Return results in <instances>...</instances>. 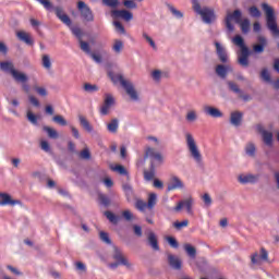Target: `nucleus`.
<instances>
[{
	"label": "nucleus",
	"instance_id": "obj_1",
	"mask_svg": "<svg viewBox=\"0 0 279 279\" xmlns=\"http://www.w3.org/2000/svg\"><path fill=\"white\" fill-rule=\"evenodd\" d=\"M54 14L59 21H61L63 25H66V27H70L72 34L77 37L81 50L84 51V53H90V45L82 39V36H84L82 28L77 26L73 27V22L71 21V17L66 15L64 9H62V7H54Z\"/></svg>",
	"mask_w": 279,
	"mask_h": 279
},
{
	"label": "nucleus",
	"instance_id": "obj_2",
	"mask_svg": "<svg viewBox=\"0 0 279 279\" xmlns=\"http://www.w3.org/2000/svg\"><path fill=\"white\" fill-rule=\"evenodd\" d=\"M185 145L187 147L190 158H192L196 165H203L204 156L202 155L199 146H197V142L192 133H185Z\"/></svg>",
	"mask_w": 279,
	"mask_h": 279
},
{
	"label": "nucleus",
	"instance_id": "obj_3",
	"mask_svg": "<svg viewBox=\"0 0 279 279\" xmlns=\"http://www.w3.org/2000/svg\"><path fill=\"white\" fill-rule=\"evenodd\" d=\"M192 8L194 12H196L202 21L206 23V25H210L211 23H215V10L211 8L203 7L199 4V0H192Z\"/></svg>",
	"mask_w": 279,
	"mask_h": 279
},
{
	"label": "nucleus",
	"instance_id": "obj_4",
	"mask_svg": "<svg viewBox=\"0 0 279 279\" xmlns=\"http://www.w3.org/2000/svg\"><path fill=\"white\" fill-rule=\"evenodd\" d=\"M262 10H264L266 14V25L270 34H272L275 38H279V27H278V23L276 22V15L274 14V9L269 7V4L263 3Z\"/></svg>",
	"mask_w": 279,
	"mask_h": 279
},
{
	"label": "nucleus",
	"instance_id": "obj_5",
	"mask_svg": "<svg viewBox=\"0 0 279 279\" xmlns=\"http://www.w3.org/2000/svg\"><path fill=\"white\" fill-rule=\"evenodd\" d=\"M232 43L241 50V53L238 57L239 64H241V66H247L250 64V61L247 59L250 58V49L247 48V46H245L243 37L241 35H236L232 38Z\"/></svg>",
	"mask_w": 279,
	"mask_h": 279
},
{
	"label": "nucleus",
	"instance_id": "obj_6",
	"mask_svg": "<svg viewBox=\"0 0 279 279\" xmlns=\"http://www.w3.org/2000/svg\"><path fill=\"white\" fill-rule=\"evenodd\" d=\"M156 204H158V195L156 193H150L148 195V201L147 203H145V201L143 199H137L135 202V208L140 211V213H145V210H154V208L156 207Z\"/></svg>",
	"mask_w": 279,
	"mask_h": 279
},
{
	"label": "nucleus",
	"instance_id": "obj_7",
	"mask_svg": "<svg viewBox=\"0 0 279 279\" xmlns=\"http://www.w3.org/2000/svg\"><path fill=\"white\" fill-rule=\"evenodd\" d=\"M241 16H243L241 10H235L234 12L227 14L225 23L229 34H232V32H234V24H232V21H234V23L239 25L243 21Z\"/></svg>",
	"mask_w": 279,
	"mask_h": 279
},
{
	"label": "nucleus",
	"instance_id": "obj_8",
	"mask_svg": "<svg viewBox=\"0 0 279 279\" xmlns=\"http://www.w3.org/2000/svg\"><path fill=\"white\" fill-rule=\"evenodd\" d=\"M193 206H195V199L191 196L187 198L181 199L177 206L174 207V213H181L182 210H186L187 215H194Z\"/></svg>",
	"mask_w": 279,
	"mask_h": 279
},
{
	"label": "nucleus",
	"instance_id": "obj_9",
	"mask_svg": "<svg viewBox=\"0 0 279 279\" xmlns=\"http://www.w3.org/2000/svg\"><path fill=\"white\" fill-rule=\"evenodd\" d=\"M77 9L81 12L83 21H85L86 23H93V21H95V15L93 14V11L86 4V2L80 1L77 3Z\"/></svg>",
	"mask_w": 279,
	"mask_h": 279
},
{
	"label": "nucleus",
	"instance_id": "obj_10",
	"mask_svg": "<svg viewBox=\"0 0 279 279\" xmlns=\"http://www.w3.org/2000/svg\"><path fill=\"white\" fill-rule=\"evenodd\" d=\"M269 260V252L264 247L260 248L259 253L255 252L251 255V263L253 265H263V263H267Z\"/></svg>",
	"mask_w": 279,
	"mask_h": 279
},
{
	"label": "nucleus",
	"instance_id": "obj_11",
	"mask_svg": "<svg viewBox=\"0 0 279 279\" xmlns=\"http://www.w3.org/2000/svg\"><path fill=\"white\" fill-rule=\"evenodd\" d=\"M112 106H114V96H112V94H105L104 104L100 107V114H102V117L109 114L110 110H112Z\"/></svg>",
	"mask_w": 279,
	"mask_h": 279
},
{
	"label": "nucleus",
	"instance_id": "obj_12",
	"mask_svg": "<svg viewBox=\"0 0 279 279\" xmlns=\"http://www.w3.org/2000/svg\"><path fill=\"white\" fill-rule=\"evenodd\" d=\"M113 260L118 263V265H122L123 267H128L130 269L132 267V264L125 258V255H123V252L121 248L114 246L113 247V255H112Z\"/></svg>",
	"mask_w": 279,
	"mask_h": 279
},
{
	"label": "nucleus",
	"instance_id": "obj_13",
	"mask_svg": "<svg viewBox=\"0 0 279 279\" xmlns=\"http://www.w3.org/2000/svg\"><path fill=\"white\" fill-rule=\"evenodd\" d=\"M145 158H151L153 167L154 165H162L163 161L162 155L151 147L146 148Z\"/></svg>",
	"mask_w": 279,
	"mask_h": 279
},
{
	"label": "nucleus",
	"instance_id": "obj_14",
	"mask_svg": "<svg viewBox=\"0 0 279 279\" xmlns=\"http://www.w3.org/2000/svg\"><path fill=\"white\" fill-rule=\"evenodd\" d=\"M184 182L178 175H171L168 182L167 191H182Z\"/></svg>",
	"mask_w": 279,
	"mask_h": 279
},
{
	"label": "nucleus",
	"instance_id": "obj_15",
	"mask_svg": "<svg viewBox=\"0 0 279 279\" xmlns=\"http://www.w3.org/2000/svg\"><path fill=\"white\" fill-rule=\"evenodd\" d=\"M111 16L113 19H122L126 23H129V21H132L134 19V14L125 9L111 11Z\"/></svg>",
	"mask_w": 279,
	"mask_h": 279
},
{
	"label": "nucleus",
	"instance_id": "obj_16",
	"mask_svg": "<svg viewBox=\"0 0 279 279\" xmlns=\"http://www.w3.org/2000/svg\"><path fill=\"white\" fill-rule=\"evenodd\" d=\"M258 180H260V174L246 173L238 177L240 184H256Z\"/></svg>",
	"mask_w": 279,
	"mask_h": 279
},
{
	"label": "nucleus",
	"instance_id": "obj_17",
	"mask_svg": "<svg viewBox=\"0 0 279 279\" xmlns=\"http://www.w3.org/2000/svg\"><path fill=\"white\" fill-rule=\"evenodd\" d=\"M124 90L126 92V95H129L130 99L132 101H138L140 97H138V92H136V88L134 87V84H132V82H128V84L125 83L123 86Z\"/></svg>",
	"mask_w": 279,
	"mask_h": 279
},
{
	"label": "nucleus",
	"instance_id": "obj_18",
	"mask_svg": "<svg viewBox=\"0 0 279 279\" xmlns=\"http://www.w3.org/2000/svg\"><path fill=\"white\" fill-rule=\"evenodd\" d=\"M215 47H216V53L220 62H222V64L228 63V51H226V47H223L219 41L215 43Z\"/></svg>",
	"mask_w": 279,
	"mask_h": 279
},
{
	"label": "nucleus",
	"instance_id": "obj_19",
	"mask_svg": "<svg viewBox=\"0 0 279 279\" xmlns=\"http://www.w3.org/2000/svg\"><path fill=\"white\" fill-rule=\"evenodd\" d=\"M19 204H21V201L12 199L9 194L0 192V206H16Z\"/></svg>",
	"mask_w": 279,
	"mask_h": 279
},
{
	"label": "nucleus",
	"instance_id": "obj_20",
	"mask_svg": "<svg viewBox=\"0 0 279 279\" xmlns=\"http://www.w3.org/2000/svg\"><path fill=\"white\" fill-rule=\"evenodd\" d=\"M228 73H232V65L230 64L216 65V74L218 75V77H221V80H226V77H228Z\"/></svg>",
	"mask_w": 279,
	"mask_h": 279
},
{
	"label": "nucleus",
	"instance_id": "obj_21",
	"mask_svg": "<svg viewBox=\"0 0 279 279\" xmlns=\"http://www.w3.org/2000/svg\"><path fill=\"white\" fill-rule=\"evenodd\" d=\"M230 123L234 128H240L241 123H243V112L232 111L230 113Z\"/></svg>",
	"mask_w": 279,
	"mask_h": 279
},
{
	"label": "nucleus",
	"instance_id": "obj_22",
	"mask_svg": "<svg viewBox=\"0 0 279 279\" xmlns=\"http://www.w3.org/2000/svg\"><path fill=\"white\" fill-rule=\"evenodd\" d=\"M204 112L205 114H208V117H213L214 119H221V117H223V112H221V110L211 106H205Z\"/></svg>",
	"mask_w": 279,
	"mask_h": 279
},
{
	"label": "nucleus",
	"instance_id": "obj_23",
	"mask_svg": "<svg viewBox=\"0 0 279 279\" xmlns=\"http://www.w3.org/2000/svg\"><path fill=\"white\" fill-rule=\"evenodd\" d=\"M257 43L259 44L254 45L253 50L255 53H263V51H265V47H267V38H265V36H258Z\"/></svg>",
	"mask_w": 279,
	"mask_h": 279
},
{
	"label": "nucleus",
	"instance_id": "obj_24",
	"mask_svg": "<svg viewBox=\"0 0 279 279\" xmlns=\"http://www.w3.org/2000/svg\"><path fill=\"white\" fill-rule=\"evenodd\" d=\"M168 263L172 269H177V270L182 269V260L180 259V257H178L175 255L169 254Z\"/></svg>",
	"mask_w": 279,
	"mask_h": 279
},
{
	"label": "nucleus",
	"instance_id": "obj_25",
	"mask_svg": "<svg viewBox=\"0 0 279 279\" xmlns=\"http://www.w3.org/2000/svg\"><path fill=\"white\" fill-rule=\"evenodd\" d=\"M109 77L113 82V84H121L122 88L128 84L130 81L124 80L123 75L121 74H114L112 72H109Z\"/></svg>",
	"mask_w": 279,
	"mask_h": 279
},
{
	"label": "nucleus",
	"instance_id": "obj_26",
	"mask_svg": "<svg viewBox=\"0 0 279 279\" xmlns=\"http://www.w3.org/2000/svg\"><path fill=\"white\" fill-rule=\"evenodd\" d=\"M16 36L22 43H25L26 45H34V40L32 39V35L25 31H20L16 33Z\"/></svg>",
	"mask_w": 279,
	"mask_h": 279
},
{
	"label": "nucleus",
	"instance_id": "obj_27",
	"mask_svg": "<svg viewBox=\"0 0 279 279\" xmlns=\"http://www.w3.org/2000/svg\"><path fill=\"white\" fill-rule=\"evenodd\" d=\"M11 75L15 80V82H20L21 84H25V82L29 80V77H27L25 73L17 70H12Z\"/></svg>",
	"mask_w": 279,
	"mask_h": 279
},
{
	"label": "nucleus",
	"instance_id": "obj_28",
	"mask_svg": "<svg viewBox=\"0 0 279 279\" xmlns=\"http://www.w3.org/2000/svg\"><path fill=\"white\" fill-rule=\"evenodd\" d=\"M244 151L248 158H256V144L248 142L244 147Z\"/></svg>",
	"mask_w": 279,
	"mask_h": 279
},
{
	"label": "nucleus",
	"instance_id": "obj_29",
	"mask_svg": "<svg viewBox=\"0 0 279 279\" xmlns=\"http://www.w3.org/2000/svg\"><path fill=\"white\" fill-rule=\"evenodd\" d=\"M260 134L263 136V141L265 145H267L268 147H271V145H274V134L265 130H260Z\"/></svg>",
	"mask_w": 279,
	"mask_h": 279
},
{
	"label": "nucleus",
	"instance_id": "obj_30",
	"mask_svg": "<svg viewBox=\"0 0 279 279\" xmlns=\"http://www.w3.org/2000/svg\"><path fill=\"white\" fill-rule=\"evenodd\" d=\"M238 25H240V29L242 34H250V29L252 27V23L250 22V19L247 17L242 19V21H240Z\"/></svg>",
	"mask_w": 279,
	"mask_h": 279
},
{
	"label": "nucleus",
	"instance_id": "obj_31",
	"mask_svg": "<svg viewBox=\"0 0 279 279\" xmlns=\"http://www.w3.org/2000/svg\"><path fill=\"white\" fill-rule=\"evenodd\" d=\"M148 243L150 247H153L156 252L160 250V246H158V239L156 238V233H154L153 231L148 232Z\"/></svg>",
	"mask_w": 279,
	"mask_h": 279
},
{
	"label": "nucleus",
	"instance_id": "obj_32",
	"mask_svg": "<svg viewBox=\"0 0 279 279\" xmlns=\"http://www.w3.org/2000/svg\"><path fill=\"white\" fill-rule=\"evenodd\" d=\"M78 121L82 128H84L89 134L94 132V128L90 125V122L84 116H78Z\"/></svg>",
	"mask_w": 279,
	"mask_h": 279
},
{
	"label": "nucleus",
	"instance_id": "obj_33",
	"mask_svg": "<svg viewBox=\"0 0 279 279\" xmlns=\"http://www.w3.org/2000/svg\"><path fill=\"white\" fill-rule=\"evenodd\" d=\"M197 119H199V114L195 109L189 110L185 114V120L187 121V123H195Z\"/></svg>",
	"mask_w": 279,
	"mask_h": 279
},
{
	"label": "nucleus",
	"instance_id": "obj_34",
	"mask_svg": "<svg viewBox=\"0 0 279 279\" xmlns=\"http://www.w3.org/2000/svg\"><path fill=\"white\" fill-rule=\"evenodd\" d=\"M107 130L110 132V134H117V132H119V119H112L107 124Z\"/></svg>",
	"mask_w": 279,
	"mask_h": 279
},
{
	"label": "nucleus",
	"instance_id": "obj_35",
	"mask_svg": "<svg viewBox=\"0 0 279 279\" xmlns=\"http://www.w3.org/2000/svg\"><path fill=\"white\" fill-rule=\"evenodd\" d=\"M41 66L46 70V71H51V57L49 54H43L41 57Z\"/></svg>",
	"mask_w": 279,
	"mask_h": 279
},
{
	"label": "nucleus",
	"instance_id": "obj_36",
	"mask_svg": "<svg viewBox=\"0 0 279 279\" xmlns=\"http://www.w3.org/2000/svg\"><path fill=\"white\" fill-rule=\"evenodd\" d=\"M0 69H1V71H5L7 73H11V75H12V71H16V70H14V65L10 61L0 62Z\"/></svg>",
	"mask_w": 279,
	"mask_h": 279
},
{
	"label": "nucleus",
	"instance_id": "obj_37",
	"mask_svg": "<svg viewBox=\"0 0 279 279\" xmlns=\"http://www.w3.org/2000/svg\"><path fill=\"white\" fill-rule=\"evenodd\" d=\"M43 130L48 134L49 138H59L60 136L58 131L51 126H44Z\"/></svg>",
	"mask_w": 279,
	"mask_h": 279
},
{
	"label": "nucleus",
	"instance_id": "obj_38",
	"mask_svg": "<svg viewBox=\"0 0 279 279\" xmlns=\"http://www.w3.org/2000/svg\"><path fill=\"white\" fill-rule=\"evenodd\" d=\"M168 10L171 12L174 19H184V13H182V11L178 10L175 7L169 5Z\"/></svg>",
	"mask_w": 279,
	"mask_h": 279
},
{
	"label": "nucleus",
	"instance_id": "obj_39",
	"mask_svg": "<svg viewBox=\"0 0 279 279\" xmlns=\"http://www.w3.org/2000/svg\"><path fill=\"white\" fill-rule=\"evenodd\" d=\"M26 119L32 123V125H38V117L32 112V110H27Z\"/></svg>",
	"mask_w": 279,
	"mask_h": 279
},
{
	"label": "nucleus",
	"instance_id": "obj_40",
	"mask_svg": "<svg viewBox=\"0 0 279 279\" xmlns=\"http://www.w3.org/2000/svg\"><path fill=\"white\" fill-rule=\"evenodd\" d=\"M183 247H184L186 254L190 256V258H195V256L197 254V250H195L193 245L184 244Z\"/></svg>",
	"mask_w": 279,
	"mask_h": 279
},
{
	"label": "nucleus",
	"instance_id": "obj_41",
	"mask_svg": "<svg viewBox=\"0 0 279 279\" xmlns=\"http://www.w3.org/2000/svg\"><path fill=\"white\" fill-rule=\"evenodd\" d=\"M155 175H156V168H154V165H150V170L144 171V178L149 182L154 180Z\"/></svg>",
	"mask_w": 279,
	"mask_h": 279
},
{
	"label": "nucleus",
	"instance_id": "obj_42",
	"mask_svg": "<svg viewBox=\"0 0 279 279\" xmlns=\"http://www.w3.org/2000/svg\"><path fill=\"white\" fill-rule=\"evenodd\" d=\"M112 51L114 53H121L123 51V41L116 39L112 46Z\"/></svg>",
	"mask_w": 279,
	"mask_h": 279
},
{
	"label": "nucleus",
	"instance_id": "obj_43",
	"mask_svg": "<svg viewBox=\"0 0 279 279\" xmlns=\"http://www.w3.org/2000/svg\"><path fill=\"white\" fill-rule=\"evenodd\" d=\"M122 5L126 8V10H136L138 8V4L134 0H123Z\"/></svg>",
	"mask_w": 279,
	"mask_h": 279
},
{
	"label": "nucleus",
	"instance_id": "obj_44",
	"mask_svg": "<svg viewBox=\"0 0 279 279\" xmlns=\"http://www.w3.org/2000/svg\"><path fill=\"white\" fill-rule=\"evenodd\" d=\"M83 88L85 93H97V90H99V86L89 83H85Z\"/></svg>",
	"mask_w": 279,
	"mask_h": 279
},
{
	"label": "nucleus",
	"instance_id": "obj_45",
	"mask_svg": "<svg viewBox=\"0 0 279 279\" xmlns=\"http://www.w3.org/2000/svg\"><path fill=\"white\" fill-rule=\"evenodd\" d=\"M105 217H107V219L111 223H114V225L119 223V218L117 217V215L112 214V211H106Z\"/></svg>",
	"mask_w": 279,
	"mask_h": 279
},
{
	"label": "nucleus",
	"instance_id": "obj_46",
	"mask_svg": "<svg viewBox=\"0 0 279 279\" xmlns=\"http://www.w3.org/2000/svg\"><path fill=\"white\" fill-rule=\"evenodd\" d=\"M111 170L116 171L117 173H120V175H128V170H125V167L121 165L111 167Z\"/></svg>",
	"mask_w": 279,
	"mask_h": 279
},
{
	"label": "nucleus",
	"instance_id": "obj_47",
	"mask_svg": "<svg viewBox=\"0 0 279 279\" xmlns=\"http://www.w3.org/2000/svg\"><path fill=\"white\" fill-rule=\"evenodd\" d=\"M248 13L253 19H260V10L256 7L248 8Z\"/></svg>",
	"mask_w": 279,
	"mask_h": 279
},
{
	"label": "nucleus",
	"instance_id": "obj_48",
	"mask_svg": "<svg viewBox=\"0 0 279 279\" xmlns=\"http://www.w3.org/2000/svg\"><path fill=\"white\" fill-rule=\"evenodd\" d=\"M202 199L206 206V208H210V206H213V197H210V194L208 193H205L203 196H202Z\"/></svg>",
	"mask_w": 279,
	"mask_h": 279
},
{
	"label": "nucleus",
	"instance_id": "obj_49",
	"mask_svg": "<svg viewBox=\"0 0 279 279\" xmlns=\"http://www.w3.org/2000/svg\"><path fill=\"white\" fill-rule=\"evenodd\" d=\"M40 148L43 151H46V154H51V145H49V142L47 140L40 141Z\"/></svg>",
	"mask_w": 279,
	"mask_h": 279
},
{
	"label": "nucleus",
	"instance_id": "obj_50",
	"mask_svg": "<svg viewBox=\"0 0 279 279\" xmlns=\"http://www.w3.org/2000/svg\"><path fill=\"white\" fill-rule=\"evenodd\" d=\"M36 1H38L40 5H44L45 10H48V11L56 10V8H53V4H51V1L49 0H36Z\"/></svg>",
	"mask_w": 279,
	"mask_h": 279
},
{
	"label": "nucleus",
	"instance_id": "obj_51",
	"mask_svg": "<svg viewBox=\"0 0 279 279\" xmlns=\"http://www.w3.org/2000/svg\"><path fill=\"white\" fill-rule=\"evenodd\" d=\"M189 227V221L185 219L183 221H175L173 222V228H175V230H182V228H187Z\"/></svg>",
	"mask_w": 279,
	"mask_h": 279
},
{
	"label": "nucleus",
	"instance_id": "obj_52",
	"mask_svg": "<svg viewBox=\"0 0 279 279\" xmlns=\"http://www.w3.org/2000/svg\"><path fill=\"white\" fill-rule=\"evenodd\" d=\"M52 121H53L54 123H58V125H62V126L68 125L66 120H65L64 117H62V116H54V117L52 118Z\"/></svg>",
	"mask_w": 279,
	"mask_h": 279
},
{
	"label": "nucleus",
	"instance_id": "obj_53",
	"mask_svg": "<svg viewBox=\"0 0 279 279\" xmlns=\"http://www.w3.org/2000/svg\"><path fill=\"white\" fill-rule=\"evenodd\" d=\"M102 4L107 8H119V0H102Z\"/></svg>",
	"mask_w": 279,
	"mask_h": 279
},
{
	"label": "nucleus",
	"instance_id": "obj_54",
	"mask_svg": "<svg viewBox=\"0 0 279 279\" xmlns=\"http://www.w3.org/2000/svg\"><path fill=\"white\" fill-rule=\"evenodd\" d=\"M75 267H76V271H78V274H86V264L82 263V262H75Z\"/></svg>",
	"mask_w": 279,
	"mask_h": 279
},
{
	"label": "nucleus",
	"instance_id": "obj_55",
	"mask_svg": "<svg viewBox=\"0 0 279 279\" xmlns=\"http://www.w3.org/2000/svg\"><path fill=\"white\" fill-rule=\"evenodd\" d=\"M142 36L146 40V43H148L150 45V47L153 49H157L156 43L149 35H147V33H143Z\"/></svg>",
	"mask_w": 279,
	"mask_h": 279
},
{
	"label": "nucleus",
	"instance_id": "obj_56",
	"mask_svg": "<svg viewBox=\"0 0 279 279\" xmlns=\"http://www.w3.org/2000/svg\"><path fill=\"white\" fill-rule=\"evenodd\" d=\"M151 77L155 82H160V80H162V71H160V70L153 71Z\"/></svg>",
	"mask_w": 279,
	"mask_h": 279
},
{
	"label": "nucleus",
	"instance_id": "obj_57",
	"mask_svg": "<svg viewBox=\"0 0 279 279\" xmlns=\"http://www.w3.org/2000/svg\"><path fill=\"white\" fill-rule=\"evenodd\" d=\"M87 54L90 56V58H92V60H94V62H96L97 64H101V54L90 52V48H89V53H87Z\"/></svg>",
	"mask_w": 279,
	"mask_h": 279
},
{
	"label": "nucleus",
	"instance_id": "obj_58",
	"mask_svg": "<svg viewBox=\"0 0 279 279\" xmlns=\"http://www.w3.org/2000/svg\"><path fill=\"white\" fill-rule=\"evenodd\" d=\"M228 86H229L230 90H232L236 95H241V89L239 88V85H236L233 82H228Z\"/></svg>",
	"mask_w": 279,
	"mask_h": 279
},
{
	"label": "nucleus",
	"instance_id": "obj_59",
	"mask_svg": "<svg viewBox=\"0 0 279 279\" xmlns=\"http://www.w3.org/2000/svg\"><path fill=\"white\" fill-rule=\"evenodd\" d=\"M99 236H100V240L104 242V243H107V245H110V243H112V241H110V236L108 235V233L101 231L99 233Z\"/></svg>",
	"mask_w": 279,
	"mask_h": 279
},
{
	"label": "nucleus",
	"instance_id": "obj_60",
	"mask_svg": "<svg viewBox=\"0 0 279 279\" xmlns=\"http://www.w3.org/2000/svg\"><path fill=\"white\" fill-rule=\"evenodd\" d=\"M260 77L262 80H264V82H271V76L269 75V71L267 69H264L260 73Z\"/></svg>",
	"mask_w": 279,
	"mask_h": 279
},
{
	"label": "nucleus",
	"instance_id": "obj_61",
	"mask_svg": "<svg viewBox=\"0 0 279 279\" xmlns=\"http://www.w3.org/2000/svg\"><path fill=\"white\" fill-rule=\"evenodd\" d=\"M113 25L116 27V31L119 32V34H125V27H123V24L119 21H114Z\"/></svg>",
	"mask_w": 279,
	"mask_h": 279
},
{
	"label": "nucleus",
	"instance_id": "obj_62",
	"mask_svg": "<svg viewBox=\"0 0 279 279\" xmlns=\"http://www.w3.org/2000/svg\"><path fill=\"white\" fill-rule=\"evenodd\" d=\"M167 241H168L169 245L171 247H173L174 250H178V247L180 246V244H178V240H175V238L168 236Z\"/></svg>",
	"mask_w": 279,
	"mask_h": 279
},
{
	"label": "nucleus",
	"instance_id": "obj_63",
	"mask_svg": "<svg viewBox=\"0 0 279 279\" xmlns=\"http://www.w3.org/2000/svg\"><path fill=\"white\" fill-rule=\"evenodd\" d=\"M35 90H36L37 95H39V97H47V95H48L47 88H45V87H35Z\"/></svg>",
	"mask_w": 279,
	"mask_h": 279
},
{
	"label": "nucleus",
	"instance_id": "obj_64",
	"mask_svg": "<svg viewBox=\"0 0 279 279\" xmlns=\"http://www.w3.org/2000/svg\"><path fill=\"white\" fill-rule=\"evenodd\" d=\"M99 202L102 204V206H109L110 205V198L108 196L100 194L99 195Z\"/></svg>",
	"mask_w": 279,
	"mask_h": 279
}]
</instances>
